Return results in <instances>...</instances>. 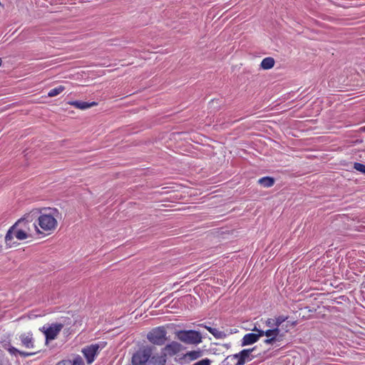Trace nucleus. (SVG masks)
<instances>
[{
	"mask_svg": "<svg viewBox=\"0 0 365 365\" xmlns=\"http://www.w3.org/2000/svg\"><path fill=\"white\" fill-rule=\"evenodd\" d=\"M211 361L209 359H204L199 361H197L192 365H210Z\"/></svg>",
	"mask_w": 365,
	"mask_h": 365,
	"instance_id": "obj_26",
	"label": "nucleus"
},
{
	"mask_svg": "<svg viewBox=\"0 0 365 365\" xmlns=\"http://www.w3.org/2000/svg\"><path fill=\"white\" fill-rule=\"evenodd\" d=\"M64 90V87L62 86H59L56 88H54L48 93V97H54L59 95Z\"/></svg>",
	"mask_w": 365,
	"mask_h": 365,
	"instance_id": "obj_20",
	"label": "nucleus"
},
{
	"mask_svg": "<svg viewBox=\"0 0 365 365\" xmlns=\"http://www.w3.org/2000/svg\"><path fill=\"white\" fill-rule=\"evenodd\" d=\"M255 349H243L238 354H236V355L238 356L239 363L241 364V365H244L246 361L252 360L251 358V353Z\"/></svg>",
	"mask_w": 365,
	"mask_h": 365,
	"instance_id": "obj_13",
	"label": "nucleus"
},
{
	"mask_svg": "<svg viewBox=\"0 0 365 365\" xmlns=\"http://www.w3.org/2000/svg\"><path fill=\"white\" fill-rule=\"evenodd\" d=\"M200 326L204 327L210 334H212L216 339H224L227 336V334L224 331H220L215 328H212L206 325L200 324Z\"/></svg>",
	"mask_w": 365,
	"mask_h": 365,
	"instance_id": "obj_15",
	"label": "nucleus"
},
{
	"mask_svg": "<svg viewBox=\"0 0 365 365\" xmlns=\"http://www.w3.org/2000/svg\"><path fill=\"white\" fill-rule=\"evenodd\" d=\"M238 356L235 354L227 356L222 362V365H241Z\"/></svg>",
	"mask_w": 365,
	"mask_h": 365,
	"instance_id": "obj_16",
	"label": "nucleus"
},
{
	"mask_svg": "<svg viewBox=\"0 0 365 365\" xmlns=\"http://www.w3.org/2000/svg\"><path fill=\"white\" fill-rule=\"evenodd\" d=\"M167 331L164 327H158L153 329L147 334L148 340L158 346H162L168 340Z\"/></svg>",
	"mask_w": 365,
	"mask_h": 365,
	"instance_id": "obj_5",
	"label": "nucleus"
},
{
	"mask_svg": "<svg viewBox=\"0 0 365 365\" xmlns=\"http://www.w3.org/2000/svg\"><path fill=\"white\" fill-rule=\"evenodd\" d=\"M167 356L163 352L162 350H160V354L151 355L150 362L153 365H165L167 362Z\"/></svg>",
	"mask_w": 365,
	"mask_h": 365,
	"instance_id": "obj_12",
	"label": "nucleus"
},
{
	"mask_svg": "<svg viewBox=\"0 0 365 365\" xmlns=\"http://www.w3.org/2000/svg\"><path fill=\"white\" fill-rule=\"evenodd\" d=\"M155 349L154 346H145L140 349L132 356L133 365H147L150 361L151 355Z\"/></svg>",
	"mask_w": 365,
	"mask_h": 365,
	"instance_id": "obj_3",
	"label": "nucleus"
},
{
	"mask_svg": "<svg viewBox=\"0 0 365 365\" xmlns=\"http://www.w3.org/2000/svg\"><path fill=\"white\" fill-rule=\"evenodd\" d=\"M100 346L98 344L87 346L82 349V353L88 364H91L95 360L96 356L98 354Z\"/></svg>",
	"mask_w": 365,
	"mask_h": 365,
	"instance_id": "obj_8",
	"label": "nucleus"
},
{
	"mask_svg": "<svg viewBox=\"0 0 365 365\" xmlns=\"http://www.w3.org/2000/svg\"><path fill=\"white\" fill-rule=\"evenodd\" d=\"M32 229L30 226L25 227L22 225L21 220H18L13 226L8 230L5 236V242L6 245L11 247L14 242L12 240L16 237L19 240H24L29 237H31Z\"/></svg>",
	"mask_w": 365,
	"mask_h": 365,
	"instance_id": "obj_1",
	"label": "nucleus"
},
{
	"mask_svg": "<svg viewBox=\"0 0 365 365\" xmlns=\"http://www.w3.org/2000/svg\"><path fill=\"white\" fill-rule=\"evenodd\" d=\"M186 356H187L190 359L194 360L197 359L201 356L200 351H192L188 352Z\"/></svg>",
	"mask_w": 365,
	"mask_h": 365,
	"instance_id": "obj_22",
	"label": "nucleus"
},
{
	"mask_svg": "<svg viewBox=\"0 0 365 365\" xmlns=\"http://www.w3.org/2000/svg\"><path fill=\"white\" fill-rule=\"evenodd\" d=\"M1 63H2V60H1V58H0V66H1Z\"/></svg>",
	"mask_w": 365,
	"mask_h": 365,
	"instance_id": "obj_31",
	"label": "nucleus"
},
{
	"mask_svg": "<svg viewBox=\"0 0 365 365\" xmlns=\"http://www.w3.org/2000/svg\"><path fill=\"white\" fill-rule=\"evenodd\" d=\"M253 333L246 334L241 341V346H248L257 342L260 337L264 336V331L257 329L256 327L252 329Z\"/></svg>",
	"mask_w": 365,
	"mask_h": 365,
	"instance_id": "obj_7",
	"label": "nucleus"
},
{
	"mask_svg": "<svg viewBox=\"0 0 365 365\" xmlns=\"http://www.w3.org/2000/svg\"><path fill=\"white\" fill-rule=\"evenodd\" d=\"M63 328L62 324H53L44 331L46 339H54Z\"/></svg>",
	"mask_w": 365,
	"mask_h": 365,
	"instance_id": "obj_10",
	"label": "nucleus"
},
{
	"mask_svg": "<svg viewBox=\"0 0 365 365\" xmlns=\"http://www.w3.org/2000/svg\"><path fill=\"white\" fill-rule=\"evenodd\" d=\"M264 341L267 344H272L275 341H279V338H276L275 336H272L271 338H268V339H265Z\"/></svg>",
	"mask_w": 365,
	"mask_h": 365,
	"instance_id": "obj_27",
	"label": "nucleus"
},
{
	"mask_svg": "<svg viewBox=\"0 0 365 365\" xmlns=\"http://www.w3.org/2000/svg\"><path fill=\"white\" fill-rule=\"evenodd\" d=\"M176 336L180 341L187 344H198L202 341L201 334L195 330H180Z\"/></svg>",
	"mask_w": 365,
	"mask_h": 365,
	"instance_id": "obj_4",
	"label": "nucleus"
},
{
	"mask_svg": "<svg viewBox=\"0 0 365 365\" xmlns=\"http://www.w3.org/2000/svg\"><path fill=\"white\" fill-rule=\"evenodd\" d=\"M287 319V317H284V316H279L277 317H275L274 318V323L276 324H275V327H277V329H279V326L284 322H285L286 320Z\"/></svg>",
	"mask_w": 365,
	"mask_h": 365,
	"instance_id": "obj_21",
	"label": "nucleus"
},
{
	"mask_svg": "<svg viewBox=\"0 0 365 365\" xmlns=\"http://www.w3.org/2000/svg\"><path fill=\"white\" fill-rule=\"evenodd\" d=\"M280 330L277 327L268 329L267 331H264V335L267 336L268 338H271L272 336H275L276 338H279V341H281L282 335L279 334Z\"/></svg>",
	"mask_w": 365,
	"mask_h": 365,
	"instance_id": "obj_19",
	"label": "nucleus"
},
{
	"mask_svg": "<svg viewBox=\"0 0 365 365\" xmlns=\"http://www.w3.org/2000/svg\"><path fill=\"white\" fill-rule=\"evenodd\" d=\"M71 365H85L83 359L78 355L73 360H71Z\"/></svg>",
	"mask_w": 365,
	"mask_h": 365,
	"instance_id": "obj_24",
	"label": "nucleus"
},
{
	"mask_svg": "<svg viewBox=\"0 0 365 365\" xmlns=\"http://www.w3.org/2000/svg\"><path fill=\"white\" fill-rule=\"evenodd\" d=\"M21 345L27 349L34 348V339L31 332L24 333L19 336Z\"/></svg>",
	"mask_w": 365,
	"mask_h": 365,
	"instance_id": "obj_11",
	"label": "nucleus"
},
{
	"mask_svg": "<svg viewBox=\"0 0 365 365\" xmlns=\"http://www.w3.org/2000/svg\"><path fill=\"white\" fill-rule=\"evenodd\" d=\"M40 213V210L33 209L29 213L25 214L24 217L19 220H21L22 225L25 227L30 226L32 230H35L37 233H41L36 225V221L38 220Z\"/></svg>",
	"mask_w": 365,
	"mask_h": 365,
	"instance_id": "obj_6",
	"label": "nucleus"
},
{
	"mask_svg": "<svg viewBox=\"0 0 365 365\" xmlns=\"http://www.w3.org/2000/svg\"><path fill=\"white\" fill-rule=\"evenodd\" d=\"M56 365H71V360H62L59 361Z\"/></svg>",
	"mask_w": 365,
	"mask_h": 365,
	"instance_id": "obj_30",
	"label": "nucleus"
},
{
	"mask_svg": "<svg viewBox=\"0 0 365 365\" xmlns=\"http://www.w3.org/2000/svg\"><path fill=\"white\" fill-rule=\"evenodd\" d=\"M35 354H36V351H34V352H26V351H20L19 355L23 356V357H27V356H33Z\"/></svg>",
	"mask_w": 365,
	"mask_h": 365,
	"instance_id": "obj_29",
	"label": "nucleus"
},
{
	"mask_svg": "<svg viewBox=\"0 0 365 365\" xmlns=\"http://www.w3.org/2000/svg\"><path fill=\"white\" fill-rule=\"evenodd\" d=\"M70 104L76 108H79L81 110H86V109L91 108L94 106H96L97 103H96V102L88 103V102H85V101H76L71 102Z\"/></svg>",
	"mask_w": 365,
	"mask_h": 365,
	"instance_id": "obj_14",
	"label": "nucleus"
},
{
	"mask_svg": "<svg viewBox=\"0 0 365 365\" xmlns=\"http://www.w3.org/2000/svg\"><path fill=\"white\" fill-rule=\"evenodd\" d=\"M48 213L41 214L38 217V225L43 231L51 232L54 230L58 225V220L61 218V215L56 208H47Z\"/></svg>",
	"mask_w": 365,
	"mask_h": 365,
	"instance_id": "obj_2",
	"label": "nucleus"
},
{
	"mask_svg": "<svg viewBox=\"0 0 365 365\" xmlns=\"http://www.w3.org/2000/svg\"><path fill=\"white\" fill-rule=\"evenodd\" d=\"M354 168L356 170H357V171H359V172H360V173H361L365 175V165H364L362 163H354Z\"/></svg>",
	"mask_w": 365,
	"mask_h": 365,
	"instance_id": "obj_23",
	"label": "nucleus"
},
{
	"mask_svg": "<svg viewBox=\"0 0 365 365\" xmlns=\"http://www.w3.org/2000/svg\"><path fill=\"white\" fill-rule=\"evenodd\" d=\"M274 59L272 57L264 58L260 64V66L264 70H268L274 67Z\"/></svg>",
	"mask_w": 365,
	"mask_h": 365,
	"instance_id": "obj_17",
	"label": "nucleus"
},
{
	"mask_svg": "<svg viewBox=\"0 0 365 365\" xmlns=\"http://www.w3.org/2000/svg\"><path fill=\"white\" fill-rule=\"evenodd\" d=\"M182 344L175 341L166 344L163 349H161L167 357H171L177 355L182 351Z\"/></svg>",
	"mask_w": 365,
	"mask_h": 365,
	"instance_id": "obj_9",
	"label": "nucleus"
},
{
	"mask_svg": "<svg viewBox=\"0 0 365 365\" xmlns=\"http://www.w3.org/2000/svg\"><path fill=\"white\" fill-rule=\"evenodd\" d=\"M7 349V351H9V353L11 355H14V356H16V355H19V353H20V351L19 349H17L16 348H15L14 346H12L11 345H9L7 348H6Z\"/></svg>",
	"mask_w": 365,
	"mask_h": 365,
	"instance_id": "obj_25",
	"label": "nucleus"
},
{
	"mask_svg": "<svg viewBox=\"0 0 365 365\" xmlns=\"http://www.w3.org/2000/svg\"><path fill=\"white\" fill-rule=\"evenodd\" d=\"M266 324L270 328L273 329V328H275V323H274V319H268L267 321H266Z\"/></svg>",
	"mask_w": 365,
	"mask_h": 365,
	"instance_id": "obj_28",
	"label": "nucleus"
},
{
	"mask_svg": "<svg viewBox=\"0 0 365 365\" xmlns=\"http://www.w3.org/2000/svg\"><path fill=\"white\" fill-rule=\"evenodd\" d=\"M258 183L264 187H270L274 184V179L271 177H263L258 180Z\"/></svg>",
	"mask_w": 365,
	"mask_h": 365,
	"instance_id": "obj_18",
	"label": "nucleus"
}]
</instances>
